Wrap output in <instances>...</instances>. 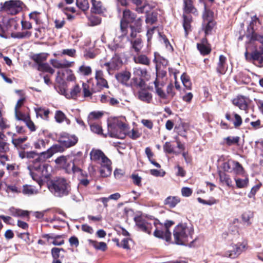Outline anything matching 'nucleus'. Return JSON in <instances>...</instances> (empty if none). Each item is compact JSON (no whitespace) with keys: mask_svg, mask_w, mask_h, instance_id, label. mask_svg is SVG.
I'll return each mask as SVG.
<instances>
[{"mask_svg":"<svg viewBox=\"0 0 263 263\" xmlns=\"http://www.w3.org/2000/svg\"><path fill=\"white\" fill-rule=\"evenodd\" d=\"M124 117L115 119L112 123L108 124V128L110 136L123 139L126 135L133 139H136L141 136V134L134 129L129 130L128 125L125 123Z\"/></svg>","mask_w":263,"mask_h":263,"instance_id":"nucleus-1","label":"nucleus"},{"mask_svg":"<svg viewBox=\"0 0 263 263\" xmlns=\"http://www.w3.org/2000/svg\"><path fill=\"white\" fill-rule=\"evenodd\" d=\"M194 233L193 227L190 224L180 223L174 230L173 235L175 243L183 245L191 240Z\"/></svg>","mask_w":263,"mask_h":263,"instance_id":"nucleus-2","label":"nucleus"},{"mask_svg":"<svg viewBox=\"0 0 263 263\" xmlns=\"http://www.w3.org/2000/svg\"><path fill=\"white\" fill-rule=\"evenodd\" d=\"M47 186L51 193L58 197L68 195L71 190L69 183L63 178H58L50 180Z\"/></svg>","mask_w":263,"mask_h":263,"instance_id":"nucleus-3","label":"nucleus"},{"mask_svg":"<svg viewBox=\"0 0 263 263\" xmlns=\"http://www.w3.org/2000/svg\"><path fill=\"white\" fill-rule=\"evenodd\" d=\"M129 41L132 45V48L137 52H139L143 47L141 39L139 37H132L129 34L123 35L116 37L114 40V45L110 46L112 50H117L124 47V43L126 41Z\"/></svg>","mask_w":263,"mask_h":263,"instance_id":"nucleus-4","label":"nucleus"},{"mask_svg":"<svg viewBox=\"0 0 263 263\" xmlns=\"http://www.w3.org/2000/svg\"><path fill=\"white\" fill-rule=\"evenodd\" d=\"M90 158L93 161H100L101 163L100 173L102 177H107L111 173V161L104 153L98 149H92L90 153Z\"/></svg>","mask_w":263,"mask_h":263,"instance_id":"nucleus-5","label":"nucleus"},{"mask_svg":"<svg viewBox=\"0 0 263 263\" xmlns=\"http://www.w3.org/2000/svg\"><path fill=\"white\" fill-rule=\"evenodd\" d=\"M76 78L71 70L69 69L59 70L57 73L56 82L59 85V91L61 87H65L66 82L73 81Z\"/></svg>","mask_w":263,"mask_h":263,"instance_id":"nucleus-6","label":"nucleus"},{"mask_svg":"<svg viewBox=\"0 0 263 263\" xmlns=\"http://www.w3.org/2000/svg\"><path fill=\"white\" fill-rule=\"evenodd\" d=\"M33 168L41 175V179L37 180V181L40 186H41L43 182L50 178L52 171V167L48 163H44L42 165H37V163H34Z\"/></svg>","mask_w":263,"mask_h":263,"instance_id":"nucleus-7","label":"nucleus"},{"mask_svg":"<svg viewBox=\"0 0 263 263\" xmlns=\"http://www.w3.org/2000/svg\"><path fill=\"white\" fill-rule=\"evenodd\" d=\"M248 248L246 242H239L237 243H232L230 246V249L227 250L224 253V256L230 258H236Z\"/></svg>","mask_w":263,"mask_h":263,"instance_id":"nucleus-8","label":"nucleus"},{"mask_svg":"<svg viewBox=\"0 0 263 263\" xmlns=\"http://www.w3.org/2000/svg\"><path fill=\"white\" fill-rule=\"evenodd\" d=\"M136 16L134 13L129 10H125L123 13V17L120 21V29L123 35L128 34V24L132 23Z\"/></svg>","mask_w":263,"mask_h":263,"instance_id":"nucleus-9","label":"nucleus"},{"mask_svg":"<svg viewBox=\"0 0 263 263\" xmlns=\"http://www.w3.org/2000/svg\"><path fill=\"white\" fill-rule=\"evenodd\" d=\"M153 226L155 229L154 232V235L155 237L164 238L166 241H169L171 239V233L167 232L166 226H163L162 223L158 221H155L153 222Z\"/></svg>","mask_w":263,"mask_h":263,"instance_id":"nucleus-10","label":"nucleus"},{"mask_svg":"<svg viewBox=\"0 0 263 263\" xmlns=\"http://www.w3.org/2000/svg\"><path fill=\"white\" fill-rule=\"evenodd\" d=\"M22 3L20 1L6 2L2 7V10L12 15L16 14L22 10Z\"/></svg>","mask_w":263,"mask_h":263,"instance_id":"nucleus-11","label":"nucleus"},{"mask_svg":"<svg viewBox=\"0 0 263 263\" xmlns=\"http://www.w3.org/2000/svg\"><path fill=\"white\" fill-rule=\"evenodd\" d=\"M67 86L65 87H61L60 88V93L64 95L67 99H76L80 95L81 88L78 85H75L70 90L66 89Z\"/></svg>","mask_w":263,"mask_h":263,"instance_id":"nucleus-12","label":"nucleus"},{"mask_svg":"<svg viewBox=\"0 0 263 263\" xmlns=\"http://www.w3.org/2000/svg\"><path fill=\"white\" fill-rule=\"evenodd\" d=\"M142 19L141 17L135 18L132 24L128 27V34L132 37H137V34L141 31Z\"/></svg>","mask_w":263,"mask_h":263,"instance_id":"nucleus-13","label":"nucleus"},{"mask_svg":"<svg viewBox=\"0 0 263 263\" xmlns=\"http://www.w3.org/2000/svg\"><path fill=\"white\" fill-rule=\"evenodd\" d=\"M70 155L61 156L55 160V163L64 169L67 173H71Z\"/></svg>","mask_w":263,"mask_h":263,"instance_id":"nucleus-14","label":"nucleus"},{"mask_svg":"<svg viewBox=\"0 0 263 263\" xmlns=\"http://www.w3.org/2000/svg\"><path fill=\"white\" fill-rule=\"evenodd\" d=\"M50 63L55 68L65 69L72 67L74 62L69 61L66 59L58 60L53 59L50 60Z\"/></svg>","mask_w":263,"mask_h":263,"instance_id":"nucleus-15","label":"nucleus"},{"mask_svg":"<svg viewBox=\"0 0 263 263\" xmlns=\"http://www.w3.org/2000/svg\"><path fill=\"white\" fill-rule=\"evenodd\" d=\"M70 162L71 163V172L73 173L82 172L81 166L83 164V160L82 157L78 155L73 156V158L70 157Z\"/></svg>","mask_w":263,"mask_h":263,"instance_id":"nucleus-16","label":"nucleus"},{"mask_svg":"<svg viewBox=\"0 0 263 263\" xmlns=\"http://www.w3.org/2000/svg\"><path fill=\"white\" fill-rule=\"evenodd\" d=\"M136 225L142 231L150 234L153 228L152 224L147 221L142 217H139L135 218Z\"/></svg>","mask_w":263,"mask_h":263,"instance_id":"nucleus-17","label":"nucleus"},{"mask_svg":"<svg viewBox=\"0 0 263 263\" xmlns=\"http://www.w3.org/2000/svg\"><path fill=\"white\" fill-rule=\"evenodd\" d=\"M78 139L75 135H67L62 137L59 140L60 143L65 148H69L76 145Z\"/></svg>","mask_w":263,"mask_h":263,"instance_id":"nucleus-18","label":"nucleus"},{"mask_svg":"<svg viewBox=\"0 0 263 263\" xmlns=\"http://www.w3.org/2000/svg\"><path fill=\"white\" fill-rule=\"evenodd\" d=\"M137 8L136 10L139 12H148L152 9V6L149 5L146 0H132Z\"/></svg>","mask_w":263,"mask_h":263,"instance_id":"nucleus-19","label":"nucleus"},{"mask_svg":"<svg viewBox=\"0 0 263 263\" xmlns=\"http://www.w3.org/2000/svg\"><path fill=\"white\" fill-rule=\"evenodd\" d=\"M249 102V99L242 96H238L233 100L234 105L238 106L239 109L243 110L247 109Z\"/></svg>","mask_w":263,"mask_h":263,"instance_id":"nucleus-20","label":"nucleus"},{"mask_svg":"<svg viewBox=\"0 0 263 263\" xmlns=\"http://www.w3.org/2000/svg\"><path fill=\"white\" fill-rule=\"evenodd\" d=\"M130 72L128 71H122L116 75V78L117 81L125 85H128V82L130 78Z\"/></svg>","mask_w":263,"mask_h":263,"instance_id":"nucleus-21","label":"nucleus"},{"mask_svg":"<svg viewBox=\"0 0 263 263\" xmlns=\"http://www.w3.org/2000/svg\"><path fill=\"white\" fill-rule=\"evenodd\" d=\"M152 95L147 90L142 89L138 91V98L141 101L150 103L152 100Z\"/></svg>","mask_w":263,"mask_h":263,"instance_id":"nucleus-22","label":"nucleus"},{"mask_svg":"<svg viewBox=\"0 0 263 263\" xmlns=\"http://www.w3.org/2000/svg\"><path fill=\"white\" fill-rule=\"evenodd\" d=\"M226 61V58L223 55H220L219 58V62L217 67V71L220 74H224L227 70Z\"/></svg>","mask_w":263,"mask_h":263,"instance_id":"nucleus-23","label":"nucleus"},{"mask_svg":"<svg viewBox=\"0 0 263 263\" xmlns=\"http://www.w3.org/2000/svg\"><path fill=\"white\" fill-rule=\"evenodd\" d=\"M50 149L49 148L46 151L42 152L37 156V158L34 159V163H37L40 162H44L46 159L51 158L53 156Z\"/></svg>","mask_w":263,"mask_h":263,"instance_id":"nucleus-24","label":"nucleus"},{"mask_svg":"<svg viewBox=\"0 0 263 263\" xmlns=\"http://www.w3.org/2000/svg\"><path fill=\"white\" fill-rule=\"evenodd\" d=\"M87 241L89 245L92 246L95 249L105 251L107 248V245L104 242H98L92 239H88Z\"/></svg>","mask_w":263,"mask_h":263,"instance_id":"nucleus-25","label":"nucleus"},{"mask_svg":"<svg viewBox=\"0 0 263 263\" xmlns=\"http://www.w3.org/2000/svg\"><path fill=\"white\" fill-rule=\"evenodd\" d=\"M134 78H137V79H143L145 78L147 74V72L146 69L141 68L140 67H136L133 68V70Z\"/></svg>","mask_w":263,"mask_h":263,"instance_id":"nucleus-26","label":"nucleus"},{"mask_svg":"<svg viewBox=\"0 0 263 263\" xmlns=\"http://www.w3.org/2000/svg\"><path fill=\"white\" fill-rule=\"evenodd\" d=\"M103 115V112L100 111H94L90 112L87 117L88 123H92L94 121L100 119Z\"/></svg>","mask_w":263,"mask_h":263,"instance_id":"nucleus-27","label":"nucleus"},{"mask_svg":"<svg viewBox=\"0 0 263 263\" xmlns=\"http://www.w3.org/2000/svg\"><path fill=\"white\" fill-rule=\"evenodd\" d=\"M184 11L185 13L195 14L197 12L196 9L194 7L192 0H183Z\"/></svg>","mask_w":263,"mask_h":263,"instance_id":"nucleus-28","label":"nucleus"},{"mask_svg":"<svg viewBox=\"0 0 263 263\" xmlns=\"http://www.w3.org/2000/svg\"><path fill=\"white\" fill-rule=\"evenodd\" d=\"M11 215L15 217H26L29 216V212L28 211L12 208L10 209Z\"/></svg>","mask_w":263,"mask_h":263,"instance_id":"nucleus-29","label":"nucleus"},{"mask_svg":"<svg viewBox=\"0 0 263 263\" xmlns=\"http://www.w3.org/2000/svg\"><path fill=\"white\" fill-rule=\"evenodd\" d=\"M91 2L92 6L91 8V11L93 13L100 14L103 12L104 9L100 1L91 0Z\"/></svg>","mask_w":263,"mask_h":263,"instance_id":"nucleus-30","label":"nucleus"},{"mask_svg":"<svg viewBox=\"0 0 263 263\" xmlns=\"http://www.w3.org/2000/svg\"><path fill=\"white\" fill-rule=\"evenodd\" d=\"M180 201V198L178 197L169 196L165 199L164 204L169 208H174Z\"/></svg>","mask_w":263,"mask_h":263,"instance_id":"nucleus-31","label":"nucleus"},{"mask_svg":"<svg viewBox=\"0 0 263 263\" xmlns=\"http://www.w3.org/2000/svg\"><path fill=\"white\" fill-rule=\"evenodd\" d=\"M133 60L136 64L148 65L150 63L149 59L144 54H139L134 57Z\"/></svg>","mask_w":263,"mask_h":263,"instance_id":"nucleus-32","label":"nucleus"},{"mask_svg":"<svg viewBox=\"0 0 263 263\" xmlns=\"http://www.w3.org/2000/svg\"><path fill=\"white\" fill-rule=\"evenodd\" d=\"M257 24H260V21L256 15L251 17V22L249 23L248 27V31L250 33L253 34L256 30V27Z\"/></svg>","mask_w":263,"mask_h":263,"instance_id":"nucleus-33","label":"nucleus"},{"mask_svg":"<svg viewBox=\"0 0 263 263\" xmlns=\"http://www.w3.org/2000/svg\"><path fill=\"white\" fill-rule=\"evenodd\" d=\"M48 55V53H40L33 55L31 58L35 63L39 65L40 63H44L46 60Z\"/></svg>","mask_w":263,"mask_h":263,"instance_id":"nucleus-34","label":"nucleus"},{"mask_svg":"<svg viewBox=\"0 0 263 263\" xmlns=\"http://www.w3.org/2000/svg\"><path fill=\"white\" fill-rule=\"evenodd\" d=\"M154 84L157 95L161 99L165 100V103H167L168 102L167 95L161 88L159 87L157 80L154 82Z\"/></svg>","mask_w":263,"mask_h":263,"instance_id":"nucleus-35","label":"nucleus"},{"mask_svg":"<svg viewBox=\"0 0 263 263\" xmlns=\"http://www.w3.org/2000/svg\"><path fill=\"white\" fill-rule=\"evenodd\" d=\"M65 253V251L62 248H53L51 249V254L53 259H59V258H63L64 255L61 253Z\"/></svg>","mask_w":263,"mask_h":263,"instance_id":"nucleus-36","label":"nucleus"},{"mask_svg":"<svg viewBox=\"0 0 263 263\" xmlns=\"http://www.w3.org/2000/svg\"><path fill=\"white\" fill-rule=\"evenodd\" d=\"M110 62V68L112 70L117 69L122 65V61L118 55H115L112 57Z\"/></svg>","mask_w":263,"mask_h":263,"instance_id":"nucleus-37","label":"nucleus"},{"mask_svg":"<svg viewBox=\"0 0 263 263\" xmlns=\"http://www.w3.org/2000/svg\"><path fill=\"white\" fill-rule=\"evenodd\" d=\"M215 25V23L214 21L204 22L202 23V29L204 31L205 35L211 33Z\"/></svg>","mask_w":263,"mask_h":263,"instance_id":"nucleus-38","label":"nucleus"},{"mask_svg":"<svg viewBox=\"0 0 263 263\" xmlns=\"http://www.w3.org/2000/svg\"><path fill=\"white\" fill-rule=\"evenodd\" d=\"M37 69L42 72H49L51 74L54 73V70L47 63H40L37 66Z\"/></svg>","mask_w":263,"mask_h":263,"instance_id":"nucleus-39","label":"nucleus"},{"mask_svg":"<svg viewBox=\"0 0 263 263\" xmlns=\"http://www.w3.org/2000/svg\"><path fill=\"white\" fill-rule=\"evenodd\" d=\"M35 111L37 117H40L44 120H47L48 118V115L50 112L49 109H45L41 107L35 108Z\"/></svg>","mask_w":263,"mask_h":263,"instance_id":"nucleus-40","label":"nucleus"},{"mask_svg":"<svg viewBox=\"0 0 263 263\" xmlns=\"http://www.w3.org/2000/svg\"><path fill=\"white\" fill-rule=\"evenodd\" d=\"M206 42V40L204 39L201 44H197L198 49L200 52L201 54L205 55L209 54L211 51L210 48L205 45L204 44Z\"/></svg>","mask_w":263,"mask_h":263,"instance_id":"nucleus-41","label":"nucleus"},{"mask_svg":"<svg viewBox=\"0 0 263 263\" xmlns=\"http://www.w3.org/2000/svg\"><path fill=\"white\" fill-rule=\"evenodd\" d=\"M213 13L207 9L206 5L204 4V11L202 14L203 22L213 21Z\"/></svg>","mask_w":263,"mask_h":263,"instance_id":"nucleus-42","label":"nucleus"},{"mask_svg":"<svg viewBox=\"0 0 263 263\" xmlns=\"http://www.w3.org/2000/svg\"><path fill=\"white\" fill-rule=\"evenodd\" d=\"M22 192L24 194L29 196L36 194L38 191L31 185H25L23 186Z\"/></svg>","mask_w":263,"mask_h":263,"instance_id":"nucleus-43","label":"nucleus"},{"mask_svg":"<svg viewBox=\"0 0 263 263\" xmlns=\"http://www.w3.org/2000/svg\"><path fill=\"white\" fill-rule=\"evenodd\" d=\"M239 139L240 138L238 136H229L223 138V143L229 146L233 144H236L238 143Z\"/></svg>","mask_w":263,"mask_h":263,"instance_id":"nucleus-44","label":"nucleus"},{"mask_svg":"<svg viewBox=\"0 0 263 263\" xmlns=\"http://www.w3.org/2000/svg\"><path fill=\"white\" fill-rule=\"evenodd\" d=\"M220 181L225 183L228 186H231L232 184V181L229 175H227L224 173H221L219 174Z\"/></svg>","mask_w":263,"mask_h":263,"instance_id":"nucleus-45","label":"nucleus"},{"mask_svg":"<svg viewBox=\"0 0 263 263\" xmlns=\"http://www.w3.org/2000/svg\"><path fill=\"white\" fill-rule=\"evenodd\" d=\"M97 81V88H94L93 91H100L103 88H108V84L107 81L104 79H99Z\"/></svg>","mask_w":263,"mask_h":263,"instance_id":"nucleus-46","label":"nucleus"},{"mask_svg":"<svg viewBox=\"0 0 263 263\" xmlns=\"http://www.w3.org/2000/svg\"><path fill=\"white\" fill-rule=\"evenodd\" d=\"M77 6L83 11H86L89 9V5L88 0H77Z\"/></svg>","mask_w":263,"mask_h":263,"instance_id":"nucleus-47","label":"nucleus"},{"mask_svg":"<svg viewBox=\"0 0 263 263\" xmlns=\"http://www.w3.org/2000/svg\"><path fill=\"white\" fill-rule=\"evenodd\" d=\"M90 126V130L92 132L98 135H103L101 126L96 123H88Z\"/></svg>","mask_w":263,"mask_h":263,"instance_id":"nucleus-48","label":"nucleus"},{"mask_svg":"<svg viewBox=\"0 0 263 263\" xmlns=\"http://www.w3.org/2000/svg\"><path fill=\"white\" fill-rule=\"evenodd\" d=\"M31 35V32L30 31L17 32L11 34V36L12 37L17 39L29 38Z\"/></svg>","mask_w":263,"mask_h":263,"instance_id":"nucleus-49","label":"nucleus"},{"mask_svg":"<svg viewBox=\"0 0 263 263\" xmlns=\"http://www.w3.org/2000/svg\"><path fill=\"white\" fill-rule=\"evenodd\" d=\"M46 143L47 142L44 140L39 139L34 142L33 145L35 148L41 149L45 148Z\"/></svg>","mask_w":263,"mask_h":263,"instance_id":"nucleus-50","label":"nucleus"},{"mask_svg":"<svg viewBox=\"0 0 263 263\" xmlns=\"http://www.w3.org/2000/svg\"><path fill=\"white\" fill-rule=\"evenodd\" d=\"M236 184L238 188H244L248 186L249 180L248 178L244 179H235Z\"/></svg>","mask_w":263,"mask_h":263,"instance_id":"nucleus-51","label":"nucleus"},{"mask_svg":"<svg viewBox=\"0 0 263 263\" xmlns=\"http://www.w3.org/2000/svg\"><path fill=\"white\" fill-rule=\"evenodd\" d=\"M181 79L184 86L187 89H191L192 85L189 77L186 74L183 73L181 77Z\"/></svg>","mask_w":263,"mask_h":263,"instance_id":"nucleus-52","label":"nucleus"},{"mask_svg":"<svg viewBox=\"0 0 263 263\" xmlns=\"http://www.w3.org/2000/svg\"><path fill=\"white\" fill-rule=\"evenodd\" d=\"M65 147L61 143L60 144H55L52 146L49 149L53 155L58 152H63L65 151Z\"/></svg>","mask_w":263,"mask_h":263,"instance_id":"nucleus-53","label":"nucleus"},{"mask_svg":"<svg viewBox=\"0 0 263 263\" xmlns=\"http://www.w3.org/2000/svg\"><path fill=\"white\" fill-rule=\"evenodd\" d=\"M234 164V161L233 160H229L228 161L225 162L223 164V168L224 171L232 172L233 171V166Z\"/></svg>","mask_w":263,"mask_h":263,"instance_id":"nucleus-54","label":"nucleus"},{"mask_svg":"<svg viewBox=\"0 0 263 263\" xmlns=\"http://www.w3.org/2000/svg\"><path fill=\"white\" fill-rule=\"evenodd\" d=\"M6 191L9 193H18L20 192L18 188L15 185L13 184H6Z\"/></svg>","mask_w":263,"mask_h":263,"instance_id":"nucleus-55","label":"nucleus"},{"mask_svg":"<svg viewBox=\"0 0 263 263\" xmlns=\"http://www.w3.org/2000/svg\"><path fill=\"white\" fill-rule=\"evenodd\" d=\"M76 51L74 49H65L62 50L60 54V56L63 55H67L70 57H74L76 55Z\"/></svg>","mask_w":263,"mask_h":263,"instance_id":"nucleus-56","label":"nucleus"},{"mask_svg":"<svg viewBox=\"0 0 263 263\" xmlns=\"http://www.w3.org/2000/svg\"><path fill=\"white\" fill-rule=\"evenodd\" d=\"M252 217V214L251 212H248L242 214L241 216L242 220L243 222L247 225L251 224L250 219Z\"/></svg>","mask_w":263,"mask_h":263,"instance_id":"nucleus-57","label":"nucleus"},{"mask_svg":"<svg viewBox=\"0 0 263 263\" xmlns=\"http://www.w3.org/2000/svg\"><path fill=\"white\" fill-rule=\"evenodd\" d=\"M79 72L84 75L88 76L91 72V69L89 66L82 65L79 67Z\"/></svg>","mask_w":263,"mask_h":263,"instance_id":"nucleus-58","label":"nucleus"},{"mask_svg":"<svg viewBox=\"0 0 263 263\" xmlns=\"http://www.w3.org/2000/svg\"><path fill=\"white\" fill-rule=\"evenodd\" d=\"M251 59L255 61H258L260 63L263 61V55L258 51H254L251 54Z\"/></svg>","mask_w":263,"mask_h":263,"instance_id":"nucleus-59","label":"nucleus"},{"mask_svg":"<svg viewBox=\"0 0 263 263\" xmlns=\"http://www.w3.org/2000/svg\"><path fill=\"white\" fill-rule=\"evenodd\" d=\"M55 119L57 122L61 123L66 119V116L62 111L58 110L55 112Z\"/></svg>","mask_w":263,"mask_h":263,"instance_id":"nucleus-60","label":"nucleus"},{"mask_svg":"<svg viewBox=\"0 0 263 263\" xmlns=\"http://www.w3.org/2000/svg\"><path fill=\"white\" fill-rule=\"evenodd\" d=\"M149 173L152 175L155 176V177H159V176L163 177L165 174V172L163 170H157L156 169L150 170Z\"/></svg>","mask_w":263,"mask_h":263,"instance_id":"nucleus-61","label":"nucleus"},{"mask_svg":"<svg viewBox=\"0 0 263 263\" xmlns=\"http://www.w3.org/2000/svg\"><path fill=\"white\" fill-rule=\"evenodd\" d=\"M101 19L97 16H91L89 18V24L90 26H96L100 24Z\"/></svg>","mask_w":263,"mask_h":263,"instance_id":"nucleus-62","label":"nucleus"},{"mask_svg":"<svg viewBox=\"0 0 263 263\" xmlns=\"http://www.w3.org/2000/svg\"><path fill=\"white\" fill-rule=\"evenodd\" d=\"M83 93H84V96L85 97H90L93 92V90L94 89L92 90V91H90L89 89V86L86 83H83Z\"/></svg>","mask_w":263,"mask_h":263,"instance_id":"nucleus-63","label":"nucleus"},{"mask_svg":"<svg viewBox=\"0 0 263 263\" xmlns=\"http://www.w3.org/2000/svg\"><path fill=\"white\" fill-rule=\"evenodd\" d=\"M234 164L233 167V172L237 174H240L243 172V167L241 164L237 161H234Z\"/></svg>","mask_w":263,"mask_h":263,"instance_id":"nucleus-64","label":"nucleus"}]
</instances>
